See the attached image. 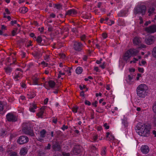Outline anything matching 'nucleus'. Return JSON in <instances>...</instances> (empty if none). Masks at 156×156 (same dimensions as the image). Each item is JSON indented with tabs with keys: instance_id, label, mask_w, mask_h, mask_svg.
<instances>
[{
	"instance_id": "nucleus-41",
	"label": "nucleus",
	"mask_w": 156,
	"mask_h": 156,
	"mask_svg": "<svg viewBox=\"0 0 156 156\" xmlns=\"http://www.w3.org/2000/svg\"><path fill=\"white\" fill-rule=\"evenodd\" d=\"M102 36L104 39H105L107 37V34L106 33H104L102 34Z\"/></svg>"
},
{
	"instance_id": "nucleus-51",
	"label": "nucleus",
	"mask_w": 156,
	"mask_h": 156,
	"mask_svg": "<svg viewBox=\"0 0 156 156\" xmlns=\"http://www.w3.org/2000/svg\"><path fill=\"white\" fill-rule=\"evenodd\" d=\"M96 111L97 112H99V113L101 112H102V110H101V109L99 107H98L97 108V110H96Z\"/></svg>"
},
{
	"instance_id": "nucleus-50",
	"label": "nucleus",
	"mask_w": 156,
	"mask_h": 156,
	"mask_svg": "<svg viewBox=\"0 0 156 156\" xmlns=\"http://www.w3.org/2000/svg\"><path fill=\"white\" fill-rule=\"evenodd\" d=\"M16 31L14 30H13L12 31V36H14L16 34Z\"/></svg>"
},
{
	"instance_id": "nucleus-62",
	"label": "nucleus",
	"mask_w": 156,
	"mask_h": 156,
	"mask_svg": "<svg viewBox=\"0 0 156 156\" xmlns=\"http://www.w3.org/2000/svg\"><path fill=\"white\" fill-rule=\"evenodd\" d=\"M128 77L129 80L130 81H131L132 79H133V77H131L130 75H129L128 76Z\"/></svg>"
},
{
	"instance_id": "nucleus-40",
	"label": "nucleus",
	"mask_w": 156,
	"mask_h": 156,
	"mask_svg": "<svg viewBox=\"0 0 156 156\" xmlns=\"http://www.w3.org/2000/svg\"><path fill=\"white\" fill-rule=\"evenodd\" d=\"M25 41V40L24 39H21L20 40L18 41V42L19 43H24Z\"/></svg>"
},
{
	"instance_id": "nucleus-4",
	"label": "nucleus",
	"mask_w": 156,
	"mask_h": 156,
	"mask_svg": "<svg viewBox=\"0 0 156 156\" xmlns=\"http://www.w3.org/2000/svg\"><path fill=\"white\" fill-rule=\"evenodd\" d=\"M146 7L144 5H137L134 8V13L135 14H141L143 16L146 12Z\"/></svg>"
},
{
	"instance_id": "nucleus-25",
	"label": "nucleus",
	"mask_w": 156,
	"mask_h": 156,
	"mask_svg": "<svg viewBox=\"0 0 156 156\" xmlns=\"http://www.w3.org/2000/svg\"><path fill=\"white\" fill-rule=\"evenodd\" d=\"M32 55L36 58H38L40 57V52L34 51V52L32 53Z\"/></svg>"
},
{
	"instance_id": "nucleus-20",
	"label": "nucleus",
	"mask_w": 156,
	"mask_h": 156,
	"mask_svg": "<svg viewBox=\"0 0 156 156\" xmlns=\"http://www.w3.org/2000/svg\"><path fill=\"white\" fill-rule=\"evenodd\" d=\"M20 12L21 13H26L28 11V9L27 8L25 7H24L20 9Z\"/></svg>"
},
{
	"instance_id": "nucleus-7",
	"label": "nucleus",
	"mask_w": 156,
	"mask_h": 156,
	"mask_svg": "<svg viewBox=\"0 0 156 156\" xmlns=\"http://www.w3.org/2000/svg\"><path fill=\"white\" fill-rule=\"evenodd\" d=\"M133 44L136 45H138V46L137 47L138 48H146V46L143 44H141V39L140 38L135 37L133 39Z\"/></svg>"
},
{
	"instance_id": "nucleus-47",
	"label": "nucleus",
	"mask_w": 156,
	"mask_h": 156,
	"mask_svg": "<svg viewBox=\"0 0 156 156\" xmlns=\"http://www.w3.org/2000/svg\"><path fill=\"white\" fill-rule=\"evenodd\" d=\"M104 127L105 128V129H108L109 128V126L107 125L106 123H105L104 125Z\"/></svg>"
},
{
	"instance_id": "nucleus-30",
	"label": "nucleus",
	"mask_w": 156,
	"mask_h": 156,
	"mask_svg": "<svg viewBox=\"0 0 156 156\" xmlns=\"http://www.w3.org/2000/svg\"><path fill=\"white\" fill-rule=\"evenodd\" d=\"M152 54L153 57L156 58V46L153 48Z\"/></svg>"
},
{
	"instance_id": "nucleus-59",
	"label": "nucleus",
	"mask_w": 156,
	"mask_h": 156,
	"mask_svg": "<svg viewBox=\"0 0 156 156\" xmlns=\"http://www.w3.org/2000/svg\"><path fill=\"white\" fill-rule=\"evenodd\" d=\"M50 17L54 18L55 16V14H54L53 13H52L51 14H50Z\"/></svg>"
},
{
	"instance_id": "nucleus-23",
	"label": "nucleus",
	"mask_w": 156,
	"mask_h": 156,
	"mask_svg": "<svg viewBox=\"0 0 156 156\" xmlns=\"http://www.w3.org/2000/svg\"><path fill=\"white\" fill-rule=\"evenodd\" d=\"M126 14V11H121L118 14V16L119 17H122L124 16Z\"/></svg>"
},
{
	"instance_id": "nucleus-24",
	"label": "nucleus",
	"mask_w": 156,
	"mask_h": 156,
	"mask_svg": "<svg viewBox=\"0 0 156 156\" xmlns=\"http://www.w3.org/2000/svg\"><path fill=\"white\" fill-rule=\"evenodd\" d=\"M7 131L5 130L1 129L0 130V136H4L7 134Z\"/></svg>"
},
{
	"instance_id": "nucleus-12",
	"label": "nucleus",
	"mask_w": 156,
	"mask_h": 156,
	"mask_svg": "<svg viewBox=\"0 0 156 156\" xmlns=\"http://www.w3.org/2000/svg\"><path fill=\"white\" fill-rule=\"evenodd\" d=\"M154 37L152 36H150L147 37L145 38V42L147 44L151 45L154 43Z\"/></svg>"
},
{
	"instance_id": "nucleus-29",
	"label": "nucleus",
	"mask_w": 156,
	"mask_h": 156,
	"mask_svg": "<svg viewBox=\"0 0 156 156\" xmlns=\"http://www.w3.org/2000/svg\"><path fill=\"white\" fill-rule=\"evenodd\" d=\"M46 132L44 129L42 130L40 132V136L42 138L44 137L45 136Z\"/></svg>"
},
{
	"instance_id": "nucleus-64",
	"label": "nucleus",
	"mask_w": 156,
	"mask_h": 156,
	"mask_svg": "<svg viewBox=\"0 0 156 156\" xmlns=\"http://www.w3.org/2000/svg\"><path fill=\"white\" fill-rule=\"evenodd\" d=\"M30 35L32 37H34V35H35L33 33H30Z\"/></svg>"
},
{
	"instance_id": "nucleus-1",
	"label": "nucleus",
	"mask_w": 156,
	"mask_h": 156,
	"mask_svg": "<svg viewBox=\"0 0 156 156\" xmlns=\"http://www.w3.org/2000/svg\"><path fill=\"white\" fill-rule=\"evenodd\" d=\"M136 130H139L138 134L141 136L148 137L149 136L151 126L149 124H146L139 122L136 127Z\"/></svg>"
},
{
	"instance_id": "nucleus-45",
	"label": "nucleus",
	"mask_w": 156,
	"mask_h": 156,
	"mask_svg": "<svg viewBox=\"0 0 156 156\" xmlns=\"http://www.w3.org/2000/svg\"><path fill=\"white\" fill-rule=\"evenodd\" d=\"M70 154L68 153H66L64 152H62V155L63 156H69Z\"/></svg>"
},
{
	"instance_id": "nucleus-17",
	"label": "nucleus",
	"mask_w": 156,
	"mask_h": 156,
	"mask_svg": "<svg viewBox=\"0 0 156 156\" xmlns=\"http://www.w3.org/2000/svg\"><path fill=\"white\" fill-rule=\"evenodd\" d=\"M48 83L49 85V86L51 88H53L55 85V82L52 80H50L48 82Z\"/></svg>"
},
{
	"instance_id": "nucleus-18",
	"label": "nucleus",
	"mask_w": 156,
	"mask_h": 156,
	"mask_svg": "<svg viewBox=\"0 0 156 156\" xmlns=\"http://www.w3.org/2000/svg\"><path fill=\"white\" fill-rule=\"evenodd\" d=\"M28 96V98L30 99H32L34 98L36 95L35 93L33 92H29L27 94Z\"/></svg>"
},
{
	"instance_id": "nucleus-57",
	"label": "nucleus",
	"mask_w": 156,
	"mask_h": 156,
	"mask_svg": "<svg viewBox=\"0 0 156 156\" xmlns=\"http://www.w3.org/2000/svg\"><path fill=\"white\" fill-rule=\"evenodd\" d=\"M80 96L83 97H84V91H83V90L81 91L80 93Z\"/></svg>"
},
{
	"instance_id": "nucleus-60",
	"label": "nucleus",
	"mask_w": 156,
	"mask_h": 156,
	"mask_svg": "<svg viewBox=\"0 0 156 156\" xmlns=\"http://www.w3.org/2000/svg\"><path fill=\"white\" fill-rule=\"evenodd\" d=\"M93 140L94 141H96L98 139V136H93Z\"/></svg>"
},
{
	"instance_id": "nucleus-48",
	"label": "nucleus",
	"mask_w": 156,
	"mask_h": 156,
	"mask_svg": "<svg viewBox=\"0 0 156 156\" xmlns=\"http://www.w3.org/2000/svg\"><path fill=\"white\" fill-rule=\"evenodd\" d=\"M41 64L42 65H44L45 66H48V63H46L44 61H43L41 62Z\"/></svg>"
},
{
	"instance_id": "nucleus-27",
	"label": "nucleus",
	"mask_w": 156,
	"mask_h": 156,
	"mask_svg": "<svg viewBox=\"0 0 156 156\" xmlns=\"http://www.w3.org/2000/svg\"><path fill=\"white\" fill-rule=\"evenodd\" d=\"M122 123L123 124L125 127H126L128 126V122L127 121V119L126 118L122 119Z\"/></svg>"
},
{
	"instance_id": "nucleus-49",
	"label": "nucleus",
	"mask_w": 156,
	"mask_h": 156,
	"mask_svg": "<svg viewBox=\"0 0 156 156\" xmlns=\"http://www.w3.org/2000/svg\"><path fill=\"white\" fill-rule=\"evenodd\" d=\"M129 70L130 72H134L135 71V69L133 68H129Z\"/></svg>"
},
{
	"instance_id": "nucleus-11",
	"label": "nucleus",
	"mask_w": 156,
	"mask_h": 156,
	"mask_svg": "<svg viewBox=\"0 0 156 156\" xmlns=\"http://www.w3.org/2000/svg\"><path fill=\"white\" fill-rule=\"evenodd\" d=\"M145 31L148 33H152L156 32V25H153L145 28Z\"/></svg>"
},
{
	"instance_id": "nucleus-37",
	"label": "nucleus",
	"mask_w": 156,
	"mask_h": 156,
	"mask_svg": "<svg viewBox=\"0 0 156 156\" xmlns=\"http://www.w3.org/2000/svg\"><path fill=\"white\" fill-rule=\"evenodd\" d=\"M78 109V107H74L72 108V111L74 112H77Z\"/></svg>"
},
{
	"instance_id": "nucleus-13",
	"label": "nucleus",
	"mask_w": 156,
	"mask_h": 156,
	"mask_svg": "<svg viewBox=\"0 0 156 156\" xmlns=\"http://www.w3.org/2000/svg\"><path fill=\"white\" fill-rule=\"evenodd\" d=\"M83 45L80 42H75L74 44V48L75 50L80 51L82 50Z\"/></svg>"
},
{
	"instance_id": "nucleus-10",
	"label": "nucleus",
	"mask_w": 156,
	"mask_h": 156,
	"mask_svg": "<svg viewBox=\"0 0 156 156\" xmlns=\"http://www.w3.org/2000/svg\"><path fill=\"white\" fill-rule=\"evenodd\" d=\"M7 120L9 122H15L17 121L16 116L13 114L10 113H8L6 115Z\"/></svg>"
},
{
	"instance_id": "nucleus-16",
	"label": "nucleus",
	"mask_w": 156,
	"mask_h": 156,
	"mask_svg": "<svg viewBox=\"0 0 156 156\" xmlns=\"http://www.w3.org/2000/svg\"><path fill=\"white\" fill-rule=\"evenodd\" d=\"M27 151L28 149L27 147H23L20 150V155H24L27 153Z\"/></svg>"
},
{
	"instance_id": "nucleus-9",
	"label": "nucleus",
	"mask_w": 156,
	"mask_h": 156,
	"mask_svg": "<svg viewBox=\"0 0 156 156\" xmlns=\"http://www.w3.org/2000/svg\"><path fill=\"white\" fill-rule=\"evenodd\" d=\"M83 148L81 147L79 145H76L74 146L73 150V154L74 155H77L80 154Z\"/></svg>"
},
{
	"instance_id": "nucleus-44",
	"label": "nucleus",
	"mask_w": 156,
	"mask_h": 156,
	"mask_svg": "<svg viewBox=\"0 0 156 156\" xmlns=\"http://www.w3.org/2000/svg\"><path fill=\"white\" fill-rule=\"evenodd\" d=\"M68 128V126H65V125H63L61 129L63 130H64L66 129H67Z\"/></svg>"
},
{
	"instance_id": "nucleus-53",
	"label": "nucleus",
	"mask_w": 156,
	"mask_h": 156,
	"mask_svg": "<svg viewBox=\"0 0 156 156\" xmlns=\"http://www.w3.org/2000/svg\"><path fill=\"white\" fill-rule=\"evenodd\" d=\"M86 37V36L85 35H83L81 37V40L84 41Z\"/></svg>"
},
{
	"instance_id": "nucleus-52",
	"label": "nucleus",
	"mask_w": 156,
	"mask_h": 156,
	"mask_svg": "<svg viewBox=\"0 0 156 156\" xmlns=\"http://www.w3.org/2000/svg\"><path fill=\"white\" fill-rule=\"evenodd\" d=\"M17 23V21L16 20H14L12 21L11 22V24L12 25H13L14 24H16Z\"/></svg>"
},
{
	"instance_id": "nucleus-39",
	"label": "nucleus",
	"mask_w": 156,
	"mask_h": 156,
	"mask_svg": "<svg viewBox=\"0 0 156 156\" xmlns=\"http://www.w3.org/2000/svg\"><path fill=\"white\" fill-rule=\"evenodd\" d=\"M4 108V105L1 101H0V112L3 110Z\"/></svg>"
},
{
	"instance_id": "nucleus-55",
	"label": "nucleus",
	"mask_w": 156,
	"mask_h": 156,
	"mask_svg": "<svg viewBox=\"0 0 156 156\" xmlns=\"http://www.w3.org/2000/svg\"><path fill=\"white\" fill-rule=\"evenodd\" d=\"M5 11L6 12L7 14H10V12L9 11V9L8 8H5Z\"/></svg>"
},
{
	"instance_id": "nucleus-35",
	"label": "nucleus",
	"mask_w": 156,
	"mask_h": 156,
	"mask_svg": "<svg viewBox=\"0 0 156 156\" xmlns=\"http://www.w3.org/2000/svg\"><path fill=\"white\" fill-rule=\"evenodd\" d=\"M44 113L43 111L40 110V112L38 113H37V115L39 117H40L42 116Z\"/></svg>"
},
{
	"instance_id": "nucleus-36",
	"label": "nucleus",
	"mask_w": 156,
	"mask_h": 156,
	"mask_svg": "<svg viewBox=\"0 0 156 156\" xmlns=\"http://www.w3.org/2000/svg\"><path fill=\"white\" fill-rule=\"evenodd\" d=\"M115 137L113 136L112 134H111L109 137V138L107 139V140H109V141L111 140H114Z\"/></svg>"
},
{
	"instance_id": "nucleus-63",
	"label": "nucleus",
	"mask_w": 156,
	"mask_h": 156,
	"mask_svg": "<svg viewBox=\"0 0 156 156\" xmlns=\"http://www.w3.org/2000/svg\"><path fill=\"white\" fill-rule=\"evenodd\" d=\"M72 31L73 32H75L77 31V29L76 28H73L72 29Z\"/></svg>"
},
{
	"instance_id": "nucleus-33",
	"label": "nucleus",
	"mask_w": 156,
	"mask_h": 156,
	"mask_svg": "<svg viewBox=\"0 0 156 156\" xmlns=\"http://www.w3.org/2000/svg\"><path fill=\"white\" fill-rule=\"evenodd\" d=\"M55 6L54 7V8H56L57 9H62V5H61V4H55L54 5Z\"/></svg>"
},
{
	"instance_id": "nucleus-2",
	"label": "nucleus",
	"mask_w": 156,
	"mask_h": 156,
	"mask_svg": "<svg viewBox=\"0 0 156 156\" xmlns=\"http://www.w3.org/2000/svg\"><path fill=\"white\" fill-rule=\"evenodd\" d=\"M147 87L144 84H141L138 86L136 89L137 95L140 97L144 98L147 95Z\"/></svg>"
},
{
	"instance_id": "nucleus-31",
	"label": "nucleus",
	"mask_w": 156,
	"mask_h": 156,
	"mask_svg": "<svg viewBox=\"0 0 156 156\" xmlns=\"http://www.w3.org/2000/svg\"><path fill=\"white\" fill-rule=\"evenodd\" d=\"M9 156H18L17 153L15 151L11 152L9 154Z\"/></svg>"
},
{
	"instance_id": "nucleus-14",
	"label": "nucleus",
	"mask_w": 156,
	"mask_h": 156,
	"mask_svg": "<svg viewBox=\"0 0 156 156\" xmlns=\"http://www.w3.org/2000/svg\"><path fill=\"white\" fill-rule=\"evenodd\" d=\"M141 151L144 154H146L149 151V148L148 146L146 145L142 146L140 148Z\"/></svg>"
},
{
	"instance_id": "nucleus-15",
	"label": "nucleus",
	"mask_w": 156,
	"mask_h": 156,
	"mask_svg": "<svg viewBox=\"0 0 156 156\" xmlns=\"http://www.w3.org/2000/svg\"><path fill=\"white\" fill-rule=\"evenodd\" d=\"M77 13V12L74 9H70L68 10L66 13L65 16L69 15H74Z\"/></svg>"
},
{
	"instance_id": "nucleus-54",
	"label": "nucleus",
	"mask_w": 156,
	"mask_h": 156,
	"mask_svg": "<svg viewBox=\"0 0 156 156\" xmlns=\"http://www.w3.org/2000/svg\"><path fill=\"white\" fill-rule=\"evenodd\" d=\"M48 99L47 98H46L44 101V104L45 105H46L47 104V103L48 102Z\"/></svg>"
},
{
	"instance_id": "nucleus-8",
	"label": "nucleus",
	"mask_w": 156,
	"mask_h": 156,
	"mask_svg": "<svg viewBox=\"0 0 156 156\" xmlns=\"http://www.w3.org/2000/svg\"><path fill=\"white\" fill-rule=\"evenodd\" d=\"M52 147L53 150L55 151H60L61 150V147L59 142L57 140L52 141Z\"/></svg>"
},
{
	"instance_id": "nucleus-61",
	"label": "nucleus",
	"mask_w": 156,
	"mask_h": 156,
	"mask_svg": "<svg viewBox=\"0 0 156 156\" xmlns=\"http://www.w3.org/2000/svg\"><path fill=\"white\" fill-rule=\"evenodd\" d=\"M53 122L55 124H56L57 123V119H55V118H54V119L52 120Z\"/></svg>"
},
{
	"instance_id": "nucleus-28",
	"label": "nucleus",
	"mask_w": 156,
	"mask_h": 156,
	"mask_svg": "<svg viewBox=\"0 0 156 156\" xmlns=\"http://www.w3.org/2000/svg\"><path fill=\"white\" fill-rule=\"evenodd\" d=\"M5 72L7 73H10L12 71V68L9 66H8L6 68H4Z\"/></svg>"
},
{
	"instance_id": "nucleus-6",
	"label": "nucleus",
	"mask_w": 156,
	"mask_h": 156,
	"mask_svg": "<svg viewBox=\"0 0 156 156\" xmlns=\"http://www.w3.org/2000/svg\"><path fill=\"white\" fill-rule=\"evenodd\" d=\"M29 139L28 137L25 135L20 136L17 140V142L19 144L21 145L26 144L28 142Z\"/></svg>"
},
{
	"instance_id": "nucleus-3",
	"label": "nucleus",
	"mask_w": 156,
	"mask_h": 156,
	"mask_svg": "<svg viewBox=\"0 0 156 156\" xmlns=\"http://www.w3.org/2000/svg\"><path fill=\"white\" fill-rule=\"evenodd\" d=\"M139 52V51L136 49L130 48L126 51L124 55L123 59L124 61H127L131 56H135Z\"/></svg>"
},
{
	"instance_id": "nucleus-22",
	"label": "nucleus",
	"mask_w": 156,
	"mask_h": 156,
	"mask_svg": "<svg viewBox=\"0 0 156 156\" xmlns=\"http://www.w3.org/2000/svg\"><path fill=\"white\" fill-rule=\"evenodd\" d=\"M82 70L83 69L82 67H78L76 69V73L78 74H80L82 73Z\"/></svg>"
},
{
	"instance_id": "nucleus-32",
	"label": "nucleus",
	"mask_w": 156,
	"mask_h": 156,
	"mask_svg": "<svg viewBox=\"0 0 156 156\" xmlns=\"http://www.w3.org/2000/svg\"><path fill=\"white\" fill-rule=\"evenodd\" d=\"M39 79L35 77L33 79V83L34 85H39L38 83Z\"/></svg>"
},
{
	"instance_id": "nucleus-5",
	"label": "nucleus",
	"mask_w": 156,
	"mask_h": 156,
	"mask_svg": "<svg viewBox=\"0 0 156 156\" xmlns=\"http://www.w3.org/2000/svg\"><path fill=\"white\" fill-rule=\"evenodd\" d=\"M22 130L23 132L26 134L32 136H34L32 129L29 125H27L26 124L23 125Z\"/></svg>"
},
{
	"instance_id": "nucleus-58",
	"label": "nucleus",
	"mask_w": 156,
	"mask_h": 156,
	"mask_svg": "<svg viewBox=\"0 0 156 156\" xmlns=\"http://www.w3.org/2000/svg\"><path fill=\"white\" fill-rule=\"evenodd\" d=\"M151 22L150 21H148L146 22L145 23H144V25L145 26H147L149 24L151 23Z\"/></svg>"
},
{
	"instance_id": "nucleus-38",
	"label": "nucleus",
	"mask_w": 156,
	"mask_h": 156,
	"mask_svg": "<svg viewBox=\"0 0 156 156\" xmlns=\"http://www.w3.org/2000/svg\"><path fill=\"white\" fill-rule=\"evenodd\" d=\"M51 145L50 143H48V146L45 147V149L47 150H50L51 149Z\"/></svg>"
},
{
	"instance_id": "nucleus-42",
	"label": "nucleus",
	"mask_w": 156,
	"mask_h": 156,
	"mask_svg": "<svg viewBox=\"0 0 156 156\" xmlns=\"http://www.w3.org/2000/svg\"><path fill=\"white\" fill-rule=\"evenodd\" d=\"M85 104L86 105H87L90 106L91 105V103L89 101L87 100H85L84 102Z\"/></svg>"
},
{
	"instance_id": "nucleus-43",
	"label": "nucleus",
	"mask_w": 156,
	"mask_h": 156,
	"mask_svg": "<svg viewBox=\"0 0 156 156\" xmlns=\"http://www.w3.org/2000/svg\"><path fill=\"white\" fill-rule=\"evenodd\" d=\"M138 71L140 73H143L144 71V69L143 68L138 67Z\"/></svg>"
},
{
	"instance_id": "nucleus-56",
	"label": "nucleus",
	"mask_w": 156,
	"mask_h": 156,
	"mask_svg": "<svg viewBox=\"0 0 156 156\" xmlns=\"http://www.w3.org/2000/svg\"><path fill=\"white\" fill-rule=\"evenodd\" d=\"M105 63V62H103L102 65H100V66L101 67L102 69H104L105 68V66H104Z\"/></svg>"
},
{
	"instance_id": "nucleus-26",
	"label": "nucleus",
	"mask_w": 156,
	"mask_h": 156,
	"mask_svg": "<svg viewBox=\"0 0 156 156\" xmlns=\"http://www.w3.org/2000/svg\"><path fill=\"white\" fill-rule=\"evenodd\" d=\"M155 10V8L154 7H150L148 10V12L149 13V16H150L151 14L154 12V11Z\"/></svg>"
},
{
	"instance_id": "nucleus-34",
	"label": "nucleus",
	"mask_w": 156,
	"mask_h": 156,
	"mask_svg": "<svg viewBox=\"0 0 156 156\" xmlns=\"http://www.w3.org/2000/svg\"><path fill=\"white\" fill-rule=\"evenodd\" d=\"M153 110L156 114V101L154 103L152 107Z\"/></svg>"
},
{
	"instance_id": "nucleus-21",
	"label": "nucleus",
	"mask_w": 156,
	"mask_h": 156,
	"mask_svg": "<svg viewBox=\"0 0 156 156\" xmlns=\"http://www.w3.org/2000/svg\"><path fill=\"white\" fill-rule=\"evenodd\" d=\"M34 38L36 39V41L39 44H40L41 43V42L42 41V39L41 36H38L37 37H34Z\"/></svg>"
},
{
	"instance_id": "nucleus-19",
	"label": "nucleus",
	"mask_w": 156,
	"mask_h": 156,
	"mask_svg": "<svg viewBox=\"0 0 156 156\" xmlns=\"http://www.w3.org/2000/svg\"><path fill=\"white\" fill-rule=\"evenodd\" d=\"M37 107L36 105L33 104L32 105L30 108L29 110L31 112H35L34 109H36Z\"/></svg>"
},
{
	"instance_id": "nucleus-46",
	"label": "nucleus",
	"mask_w": 156,
	"mask_h": 156,
	"mask_svg": "<svg viewBox=\"0 0 156 156\" xmlns=\"http://www.w3.org/2000/svg\"><path fill=\"white\" fill-rule=\"evenodd\" d=\"M98 102L97 101H95L94 102H93L92 103V105L94 106L95 107H96L97 106V104L98 103Z\"/></svg>"
}]
</instances>
